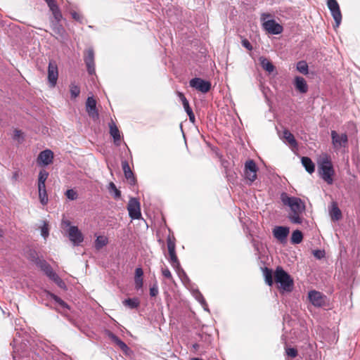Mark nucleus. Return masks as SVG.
Masks as SVG:
<instances>
[{
  "mask_svg": "<svg viewBox=\"0 0 360 360\" xmlns=\"http://www.w3.org/2000/svg\"><path fill=\"white\" fill-rule=\"evenodd\" d=\"M317 167L319 176L328 185L333 184L335 169L330 155L322 154L317 160Z\"/></svg>",
  "mask_w": 360,
  "mask_h": 360,
  "instance_id": "f257e3e1",
  "label": "nucleus"
},
{
  "mask_svg": "<svg viewBox=\"0 0 360 360\" xmlns=\"http://www.w3.org/2000/svg\"><path fill=\"white\" fill-rule=\"evenodd\" d=\"M274 280L281 293H288L292 291L293 279L281 266L276 267L274 271Z\"/></svg>",
  "mask_w": 360,
  "mask_h": 360,
  "instance_id": "f03ea898",
  "label": "nucleus"
},
{
  "mask_svg": "<svg viewBox=\"0 0 360 360\" xmlns=\"http://www.w3.org/2000/svg\"><path fill=\"white\" fill-rule=\"evenodd\" d=\"M167 245L169 251L168 260L170 264L175 269L179 278L185 285L190 283L191 281L184 269L181 267L179 261L176 255L174 241L169 237L167 240Z\"/></svg>",
  "mask_w": 360,
  "mask_h": 360,
  "instance_id": "7ed1b4c3",
  "label": "nucleus"
},
{
  "mask_svg": "<svg viewBox=\"0 0 360 360\" xmlns=\"http://www.w3.org/2000/svg\"><path fill=\"white\" fill-rule=\"evenodd\" d=\"M281 200L290 208L291 213H302L305 210V205L299 198L289 196L283 192L281 194Z\"/></svg>",
  "mask_w": 360,
  "mask_h": 360,
  "instance_id": "20e7f679",
  "label": "nucleus"
},
{
  "mask_svg": "<svg viewBox=\"0 0 360 360\" xmlns=\"http://www.w3.org/2000/svg\"><path fill=\"white\" fill-rule=\"evenodd\" d=\"M129 216L132 219H139L141 217V205L136 198H131L127 205Z\"/></svg>",
  "mask_w": 360,
  "mask_h": 360,
  "instance_id": "39448f33",
  "label": "nucleus"
},
{
  "mask_svg": "<svg viewBox=\"0 0 360 360\" xmlns=\"http://www.w3.org/2000/svg\"><path fill=\"white\" fill-rule=\"evenodd\" d=\"M327 6L335 20V27H339L342 21V14L338 1L336 0H327Z\"/></svg>",
  "mask_w": 360,
  "mask_h": 360,
  "instance_id": "423d86ee",
  "label": "nucleus"
},
{
  "mask_svg": "<svg viewBox=\"0 0 360 360\" xmlns=\"http://www.w3.org/2000/svg\"><path fill=\"white\" fill-rule=\"evenodd\" d=\"M189 84L192 88L203 94L207 93L211 89V83L210 82L199 77L191 79L189 82Z\"/></svg>",
  "mask_w": 360,
  "mask_h": 360,
  "instance_id": "0eeeda50",
  "label": "nucleus"
},
{
  "mask_svg": "<svg viewBox=\"0 0 360 360\" xmlns=\"http://www.w3.org/2000/svg\"><path fill=\"white\" fill-rule=\"evenodd\" d=\"M309 300L310 302L315 307H324L327 302V297L321 292L316 290H311L309 292Z\"/></svg>",
  "mask_w": 360,
  "mask_h": 360,
  "instance_id": "6e6552de",
  "label": "nucleus"
},
{
  "mask_svg": "<svg viewBox=\"0 0 360 360\" xmlns=\"http://www.w3.org/2000/svg\"><path fill=\"white\" fill-rule=\"evenodd\" d=\"M332 143L335 149L338 150L345 147L348 143V137L346 134H339L336 131H331Z\"/></svg>",
  "mask_w": 360,
  "mask_h": 360,
  "instance_id": "1a4fd4ad",
  "label": "nucleus"
},
{
  "mask_svg": "<svg viewBox=\"0 0 360 360\" xmlns=\"http://www.w3.org/2000/svg\"><path fill=\"white\" fill-rule=\"evenodd\" d=\"M58 77V65L55 60H51L48 67V81L51 87H54Z\"/></svg>",
  "mask_w": 360,
  "mask_h": 360,
  "instance_id": "9d476101",
  "label": "nucleus"
},
{
  "mask_svg": "<svg viewBox=\"0 0 360 360\" xmlns=\"http://www.w3.org/2000/svg\"><path fill=\"white\" fill-rule=\"evenodd\" d=\"M257 167L252 160H248L245 164L244 174L245 178L250 182L257 179Z\"/></svg>",
  "mask_w": 360,
  "mask_h": 360,
  "instance_id": "9b49d317",
  "label": "nucleus"
},
{
  "mask_svg": "<svg viewBox=\"0 0 360 360\" xmlns=\"http://www.w3.org/2000/svg\"><path fill=\"white\" fill-rule=\"evenodd\" d=\"M263 28L271 34H279L283 32V27L274 20H268L262 23Z\"/></svg>",
  "mask_w": 360,
  "mask_h": 360,
  "instance_id": "f8f14e48",
  "label": "nucleus"
},
{
  "mask_svg": "<svg viewBox=\"0 0 360 360\" xmlns=\"http://www.w3.org/2000/svg\"><path fill=\"white\" fill-rule=\"evenodd\" d=\"M84 60L89 74L94 75L95 73V63L93 49L90 48L85 51Z\"/></svg>",
  "mask_w": 360,
  "mask_h": 360,
  "instance_id": "ddd939ff",
  "label": "nucleus"
},
{
  "mask_svg": "<svg viewBox=\"0 0 360 360\" xmlns=\"http://www.w3.org/2000/svg\"><path fill=\"white\" fill-rule=\"evenodd\" d=\"M68 237L75 245H79L84 240L82 232L76 226H72L69 228Z\"/></svg>",
  "mask_w": 360,
  "mask_h": 360,
  "instance_id": "4468645a",
  "label": "nucleus"
},
{
  "mask_svg": "<svg viewBox=\"0 0 360 360\" xmlns=\"http://www.w3.org/2000/svg\"><path fill=\"white\" fill-rule=\"evenodd\" d=\"M108 336L115 344H116L119 347V348L122 351V352L125 355H130V354L131 353V349L116 335H115L113 333L110 331H108Z\"/></svg>",
  "mask_w": 360,
  "mask_h": 360,
  "instance_id": "2eb2a0df",
  "label": "nucleus"
},
{
  "mask_svg": "<svg viewBox=\"0 0 360 360\" xmlns=\"http://www.w3.org/2000/svg\"><path fill=\"white\" fill-rule=\"evenodd\" d=\"M86 110L89 115L93 119L98 118V112L96 110V102L93 97H88L86 102Z\"/></svg>",
  "mask_w": 360,
  "mask_h": 360,
  "instance_id": "dca6fc26",
  "label": "nucleus"
},
{
  "mask_svg": "<svg viewBox=\"0 0 360 360\" xmlns=\"http://www.w3.org/2000/svg\"><path fill=\"white\" fill-rule=\"evenodd\" d=\"M53 158V152L49 149H46L40 152L37 158V162L39 165H48L52 162Z\"/></svg>",
  "mask_w": 360,
  "mask_h": 360,
  "instance_id": "f3484780",
  "label": "nucleus"
},
{
  "mask_svg": "<svg viewBox=\"0 0 360 360\" xmlns=\"http://www.w3.org/2000/svg\"><path fill=\"white\" fill-rule=\"evenodd\" d=\"M289 229L285 226H276L273 230L274 236L280 242H285L289 234Z\"/></svg>",
  "mask_w": 360,
  "mask_h": 360,
  "instance_id": "a211bd4d",
  "label": "nucleus"
},
{
  "mask_svg": "<svg viewBox=\"0 0 360 360\" xmlns=\"http://www.w3.org/2000/svg\"><path fill=\"white\" fill-rule=\"evenodd\" d=\"M122 167L124 174V176L128 181L129 184L132 186L135 185L136 183V179L129 167L128 162L127 160L122 161Z\"/></svg>",
  "mask_w": 360,
  "mask_h": 360,
  "instance_id": "6ab92c4d",
  "label": "nucleus"
},
{
  "mask_svg": "<svg viewBox=\"0 0 360 360\" xmlns=\"http://www.w3.org/2000/svg\"><path fill=\"white\" fill-rule=\"evenodd\" d=\"M294 86L297 91L301 94H305L308 91V85L306 80L300 76H296L294 79Z\"/></svg>",
  "mask_w": 360,
  "mask_h": 360,
  "instance_id": "aec40b11",
  "label": "nucleus"
},
{
  "mask_svg": "<svg viewBox=\"0 0 360 360\" xmlns=\"http://www.w3.org/2000/svg\"><path fill=\"white\" fill-rule=\"evenodd\" d=\"M49 7L50 11L52 12L54 20H61L62 19V13L56 3L55 0H48L45 1Z\"/></svg>",
  "mask_w": 360,
  "mask_h": 360,
  "instance_id": "412c9836",
  "label": "nucleus"
},
{
  "mask_svg": "<svg viewBox=\"0 0 360 360\" xmlns=\"http://www.w3.org/2000/svg\"><path fill=\"white\" fill-rule=\"evenodd\" d=\"M60 22V20H54V21H53L51 23V27L56 34H57L61 39H65V30Z\"/></svg>",
  "mask_w": 360,
  "mask_h": 360,
  "instance_id": "4be33fe9",
  "label": "nucleus"
},
{
  "mask_svg": "<svg viewBox=\"0 0 360 360\" xmlns=\"http://www.w3.org/2000/svg\"><path fill=\"white\" fill-rule=\"evenodd\" d=\"M109 128H110V134L111 136L113 138L114 142L117 145H119V143H117V142L120 141L121 136H120V131H119L117 127L116 126L115 123L113 121H111L109 123Z\"/></svg>",
  "mask_w": 360,
  "mask_h": 360,
  "instance_id": "5701e85b",
  "label": "nucleus"
},
{
  "mask_svg": "<svg viewBox=\"0 0 360 360\" xmlns=\"http://www.w3.org/2000/svg\"><path fill=\"white\" fill-rule=\"evenodd\" d=\"M301 161L303 167L305 168L308 173L312 174L314 172L315 165L311 158L309 157H302Z\"/></svg>",
  "mask_w": 360,
  "mask_h": 360,
  "instance_id": "b1692460",
  "label": "nucleus"
},
{
  "mask_svg": "<svg viewBox=\"0 0 360 360\" xmlns=\"http://www.w3.org/2000/svg\"><path fill=\"white\" fill-rule=\"evenodd\" d=\"M259 60L264 70L269 73L274 72L275 69L274 65L266 58L261 56L259 57Z\"/></svg>",
  "mask_w": 360,
  "mask_h": 360,
  "instance_id": "393cba45",
  "label": "nucleus"
},
{
  "mask_svg": "<svg viewBox=\"0 0 360 360\" xmlns=\"http://www.w3.org/2000/svg\"><path fill=\"white\" fill-rule=\"evenodd\" d=\"M192 294L196 300L200 303L204 309L208 311L207 304L201 292L198 289H195L192 290Z\"/></svg>",
  "mask_w": 360,
  "mask_h": 360,
  "instance_id": "a878e982",
  "label": "nucleus"
},
{
  "mask_svg": "<svg viewBox=\"0 0 360 360\" xmlns=\"http://www.w3.org/2000/svg\"><path fill=\"white\" fill-rule=\"evenodd\" d=\"M283 138L292 147H297V143L293 136V134L288 130L285 129L283 131Z\"/></svg>",
  "mask_w": 360,
  "mask_h": 360,
  "instance_id": "bb28decb",
  "label": "nucleus"
},
{
  "mask_svg": "<svg viewBox=\"0 0 360 360\" xmlns=\"http://www.w3.org/2000/svg\"><path fill=\"white\" fill-rule=\"evenodd\" d=\"M38 191H39V198L40 202L43 205H46L48 203L49 198H48V195H47V192L46 190V186L42 187V188L38 187Z\"/></svg>",
  "mask_w": 360,
  "mask_h": 360,
  "instance_id": "cd10ccee",
  "label": "nucleus"
},
{
  "mask_svg": "<svg viewBox=\"0 0 360 360\" xmlns=\"http://www.w3.org/2000/svg\"><path fill=\"white\" fill-rule=\"evenodd\" d=\"M37 266H39L41 271H43L45 274L47 276L49 274L51 271H53L52 267L48 264L45 260L41 259V261H37Z\"/></svg>",
  "mask_w": 360,
  "mask_h": 360,
  "instance_id": "c85d7f7f",
  "label": "nucleus"
},
{
  "mask_svg": "<svg viewBox=\"0 0 360 360\" xmlns=\"http://www.w3.org/2000/svg\"><path fill=\"white\" fill-rule=\"evenodd\" d=\"M49 176V172L44 169H42L39 173L38 176V187H44L46 186L45 182Z\"/></svg>",
  "mask_w": 360,
  "mask_h": 360,
  "instance_id": "c756f323",
  "label": "nucleus"
},
{
  "mask_svg": "<svg viewBox=\"0 0 360 360\" xmlns=\"http://www.w3.org/2000/svg\"><path fill=\"white\" fill-rule=\"evenodd\" d=\"M296 68L298 72L303 75H307L309 73V66L307 63L304 60L297 62Z\"/></svg>",
  "mask_w": 360,
  "mask_h": 360,
  "instance_id": "7c9ffc66",
  "label": "nucleus"
},
{
  "mask_svg": "<svg viewBox=\"0 0 360 360\" xmlns=\"http://www.w3.org/2000/svg\"><path fill=\"white\" fill-rule=\"evenodd\" d=\"M330 214L333 219L339 220L342 217V213L339 207L336 204H333L332 207L330 210Z\"/></svg>",
  "mask_w": 360,
  "mask_h": 360,
  "instance_id": "2f4dec72",
  "label": "nucleus"
},
{
  "mask_svg": "<svg viewBox=\"0 0 360 360\" xmlns=\"http://www.w3.org/2000/svg\"><path fill=\"white\" fill-rule=\"evenodd\" d=\"M108 242V238L103 236H99L96 238L95 240V248L97 250L101 249L103 247L105 246Z\"/></svg>",
  "mask_w": 360,
  "mask_h": 360,
  "instance_id": "473e14b6",
  "label": "nucleus"
},
{
  "mask_svg": "<svg viewBox=\"0 0 360 360\" xmlns=\"http://www.w3.org/2000/svg\"><path fill=\"white\" fill-rule=\"evenodd\" d=\"M302 233L300 231H294L291 236V243L292 244H299L302 242Z\"/></svg>",
  "mask_w": 360,
  "mask_h": 360,
  "instance_id": "72a5a7b5",
  "label": "nucleus"
},
{
  "mask_svg": "<svg viewBox=\"0 0 360 360\" xmlns=\"http://www.w3.org/2000/svg\"><path fill=\"white\" fill-rule=\"evenodd\" d=\"M184 108L189 117V120L191 121V122L194 123L195 121V115H194L192 109L191 108V107L189 105L188 101L187 99H185V101H184Z\"/></svg>",
  "mask_w": 360,
  "mask_h": 360,
  "instance_id": "f704fd0d",
  "label": "nucleus"
},
{
  "mask_svg": "<svg viewBox=\"0 0 360 360\" xmlns=\"http://www.w3.org/2000/svg\"><path fill=\"white\" fill-rule=\"evenodd\" d=\"M139 300L137 298H129L127 300H124L123 302V304L125 306L129 307L130 309H135L137 308L139 305Z\"/></svg>",
  "mask_w": 360,
  "mask_h": 360,
  "instance_id": "c9c22d12",
  "label": "nucleus"
},
{
  "mask_svg": "<svg viewBox=\"0 0 360 360\" xmlns=\"http://www.w3.org/2000/svg\"><path fill=\"white\" fill-rule=\"evenodd\" d=\"M302 214V213H290L289 214V219L290 221L296 224H302V218L300 216Z\"/></svg>",
  "mask_w": 360,
  "mask_h": 360,
  "instance_id": "e433bc0d",
  "label": "nucleus"
},
{
  "mask_svg": "<svg viewBox=\"0 0 360 360\" xmlns=\"http://www.w3.org/2000/svg\"><path fill=\"white\" fill-rule=\"evenodd\" d=\"M70 92L71 98H76L80 94V88L75 84H71L70 86Z\"/></svg>",
  "mask_w": 360,
  "mask_h": 360,
  "instance_id": "4c0bfd02",
  "label": "nucleus"
},
{
  "mask_svg": "<svg viewBox=\"0 0 360 360\" xmlns=\"http://www.w3.org/2000/svg\"><path fill=\"white\" fill-rule=\"evenodd\" d=\"M264 273L266 283L269 286H271L274 283L271 270L268 268H265Z\"/></svg>",
  "mask_w": 360,
  "mask_h": 360,
  "instance_id": "58836bf2",
  "label": "nucleus"
},
{
  "mask_svg": "<svg viewBox=\"0 0 360 360\" xmlns=\"http://www.w3.org/2000/svg\"><path fill=\"white\" fill-rule=\"evenodd\" d=\"M108 189L110 192L113 193L114 198L115 199H119L121 197V192L119 191L115 184L113 182H110L108 186Z\"/></svg>",
  "mask_w": 360,
  "mask_h": 360,
  "instance_id": "ea45409f",
  "label": "nucleus"
},
{
  "mask_svg": "<svg viewBox=\"0 0 360 360\" xmlns=\"http://www.w3.org/2000/svg\"><path fill=\"white\" fill-rule=\"evenodd\" d=\"M28 259L34 262L37 265V261H41L37 255V253L34 250H30L27 254Z\"/></svg>",
  "mask_w": 360,
  "mask_h": 360,
  "instance_id": "a19ab883",
  "label": "nucleus"
},
{
  "mask_svg": "<svg viewBox=\"0 0 360 360\" xmlns=\"http://www.w3.org/2000/svg\"><path fill=\"white\" fill-rule=\"evenodd\" d=\"M51 297L61 307L68 309V305L59 297L54 294H51Z\"/></svg>",
  "mask_w": 360,
  "mask_h": 360,
  "instance_id": "79ce46f5",
  "label": "nucleus"
},
{
  "mask_svg": "<svg viewBox=\"0 0 360 360\" xmlns=\"http://www.w3.org/2000/svg\"><path fill=\"white\" fill-rule=\"evenodd\" d=\"M65 195L70 200H74L77 198V193L73 189L67 190L65 192Z\"/></svg>",
  "mask_w": 360,
  "mask_h": 360,
  "instance_id": "37998d69",
  "label": "nucleus"
},
{
  "mask_svg": "<svg viewBox=\"0 0 360 360\" xmlns=\"http://www.w3.org/2000/svg\"><path fill=\"white\" fill-rule=\"evenodd\" d=\"M41 235L44 239H46L49 235L48 224L46 221H44V224L41 228Z\"/></svg>",
  "mask_w": 360,
  "mask_h": 360,
  "instance_id": "c03bdc74",
  "label": "nucleus"
},
{
  "mask_svg": "<svg viewBox=\"0 0 360 360\" xmlns=\"http://www.w3.org/2000/svg\"><path fill=\"white\" fill-rule=\"evenodd\" d=\"M158 292H159L158 285L157 283H155L150 288V295L151 297H155L156 295H158Z\"/></svg>",
  "mask_w": 360,
  "mask_h": 360,
  "instance_id": "a18cd8bd",
  "label": "nucleus"
},
{
  "mask_svg": "<svg viewBox=\"0 0 360 360\" xmlns=\"http://www.w3.org/2000/svg\"><path fill=\"white\" fill-rule=\"evenodd\" d=\"M162 276L169 279V280H172V274L169 271V269L167 268V267H165V268H162Z\"/></svg>",
  "mask_w": 360,
  "mask_h": 360,
  "instance_id": "49530a36",
  "label": "nucleus"
},
{
  "mask_svg": "<svg viewBox=\"0 0 360 360\" xmlns=\"http://www.w3.org/2000/svg\"><path fill=\"white\" fill-rule=\"evenodd\" d=\"M134 283L136 290L141 289L143 285V278H134Z\"/></svg>",
  "mask_w": 360,
  "mask_h": 360,
  "instance_id": "de8ad7c7",
  "label": "nucleus"
},
{
  "mask_svg": "<svg viewBox=\"0 0 360 360\" xmlns=\"http://www.w3.org/2000/svg\"><path fill=\"white\" fill-rule=\"evenodd\" d=\"M286 354L288 356L295 358L297 354V352L296 349L290 347L286 349Z\"/></svg>",
  "mask_w": 360,
  "mask_h": 360,
  "instance_id": "09e8293b",
  "label": "nucleus"
},
{
  "mask_svg": "<svg viewBox=\"0 0 360 360\" xmlns=\"http://www.w3.org/2000/svg\"><path fill=\"white\" fill-rule=\"evenodd\" d=\"M314 256L317 259H321L324 257L325 252L323 250H316L313 252Z\"/></svg>",
  "mask_w": 360,
  "mask_h": 360,
  "instance_id": "8fccbe9b",
  "label": "nucleus"
},
{
  "mask_svg": "<svg viewBox=\"0 0 360 360\" xmlns=\"http://www.w3.org/2000/svg\"><path fill=\"white\" fill-rule=\"evenodd\" d=\"M241 44L243 45V46H244L248 50L251 51L252 49V46L248 39H243L241 41Z\"/></svg>",
  "mask_w": 360,
  "mask_h": 360,
  "instance_id": "3c124183",
  "label": "nucleus"
},
{
  "mask_svg": "<svg viewBox=\"0 0 360 360\" xmlns=\"http://www.w3.org/2000/svg\"><path fill=\"white\" fill-rule=\"evenodd\" d=\"M71 15L74 20L80 22H82V16L79 13H77L76 11H72Z\"/></svg>",
  "mask_w": 360,
  "mask_h": 360,
  "instance_id": "603ef678",
  "label": "nucleus"
},
{
  "mask_svg": "<svg viewBox=\"0 0 360 360\" xmlns=\"http://www.w3.org/2000/svg\"><path fill=\"white\" fill-rule=\"evenodd\" d=\"M47 276L53 282L56 281L60 278L59 276L53 271H51V272L48 274Z\"/></svg>",
  "mask_w": 360,
  "mask_h": 360,
  "instance_id": "864d4df0",
  "label": "nucleus"
},
{
  "mask_svg": "<svg viewBox=\"0 0 360 360\" xmlns=\"http://www.w3.org/2000/svg\"><path fill=\"white\" fill-rule=\"evenodd\" d=\"M13 139L18 140L19 142L22 139V133L20 130L16 129L14 131Z\"/></svg>",
  "mask_w": 360,
  "mask_h": 360,
  "instance_id": "5fc2aeb1",
  "label": "nucleus"
},
{
  "mask_svg": "<svg viewBox=\"0 0 360 360\" xmlns=\"http://www.w3.org/2000/svg\"><path fill=\"white\" fill-rule=\"evenodd\" d=\"M143 275V269L140 267L136 268L135 270V277L134 278H142Z\"/></svg>",
  "mask_w": 360,
  "mask_h": 360,
  "instance_id": "6e6d98bb",
  "label": "nucleus"
},
{
  "mask_svg": "<svg viewBox=\"0 0 360 360\" xmlns=\"http://www.w3.org/2000/svg\"><path fill=\"white\" fill-rule=\"evenodd\" d=\"M54 283H56L58 285V286H59L61 288H65V283L63 282V281L60 278H59Z\"/></svg>",
  "mask_w": 360,
  "mask_h": 360,
  "instance_id": "4d7b16f0",
  "label": "nucleus"
},
{
  "mask_svg": "<svg viewBox=\"0 0 360 360\" xmlns=\"http://www.w3.org/2000/svg\"><path fill=\"white\" fill-rule=\"evenodd\" d=\"M54 283H56L58 285V286H59L61 288H65V283L63 282V281L60 278H59Z\"/></svg>",
  "mask_w": 360,
  "mask_h": 360,
  "instance_id": "13d9d810",
  "label": "nucleus"
},
{
  "mask_svg": "<svg viewBox=\"0 0 360 360\" xmlns=\"http://www.w3.org/2000/svg\"><path fill=\"white\" fill-rule=\"evenodd\" d=\"M178 96H179V98L181 99V101H182L183 106H184V101H185V99H186V98L181 92H178Z\"/></svg>",
  "mask_w": 360,
  "mask_h": 360,
  "instance_id": "bf43d9fd",
  "label": "nucleus"
},
{
  "mask_svg": "<svg viewBox=\"0 0 360 360\" xmlns=\"http://www.w3.org/2000/svg\"><path fill=\"white\" fill-rule=\"evenodd\" d=\"M62 224L66 226H70V221L68 220H63Z\"/></svg>",
  "mask_w": 360,
  "mask_h": 360,
  "instance_id": "052dcab7",
  "label": "nucleus"
},
{
  "mask_svg": "<svg viewBox=\"0 0 360 360\" xmlns=\"http://www.w3.org/2000/svg\"><path fill=\"white\" fill-rule=\"evenodd\" d=\"M18 173L17 172H15L13 175V178L16 180L18 179Z\"/></svg>",
  "mask_w": 360,
  "mask_h": 360,
  "instance_id": "680f3d73",
  "label": "nucleus"
},
{
  "mask_svg": "<svg viewBox=\"0 0 360 360\" xmlns=\"http://www.w3.org/2000/svg\"><path fill=\"white\" fill-rule=\"evenodd\" d=\"M4 231L0 229V238L3 237Z\"/></svg>",
  "mask_w": 360,
  "mask_h": 360,
  "instance_id": "e2e57ef3",
  "label": "nucleus"
},
{
  "mask_svg": "<svg viewBox=\"0 0 360 360\" xmlns=\"http://www.w3.org/2000/svg\"><path fill=\"white\" fill-rule=\"evenodd\" d=\"M198 346H199V345H198V344H194V345H193V347H194L195 349H197V348L198 347Z\"/></svg>",
  "mask_w": 360,
  "mask_h": 360,
  "instance_id": "0e129e2a",
  "label": "nucleus"
},
{
  "mask_svg": "<svg viewBox=\"0 0 360 360\" xmlns=\"http://www.w3.org/2000/svg\"><path fill=\"white\" fill-rule=\"evenodd\" d=\"M264 16H269V15L263 14V15H262V19H263V20H264Z\"/></svg>",
  "mask_w": 360,
  "mask_h": 360,
  "instance_id": "69168bd1",
  "label": "nucleus"
}]
</instances>
